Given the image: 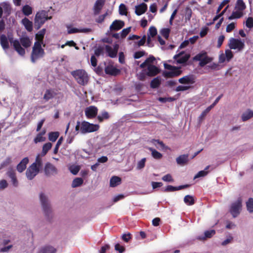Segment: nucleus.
I'll list each match as a JSON object with an SVG mask.
<instances>
[{
    "label": "nucleus",
    "mask_w": 253,
    "mask_h": 253,
    "mask_svg": "<svg viewBox=\"0 0 253 253\" xmlns=\"http://www.w3.org/2000/svg\"><path fill=\"white\" fill-rule=\"evenodd\" d=\"M11 44L13 45L14 49L21 56L25 53V50L21 44L25 48L29 47L31 44V42L27 37H22L20 38V42L18 40L9 39Z\"/></svg>",
    "instance_id": "1"
},
{
    "label": "nucleus",
    "mask_w": 253,
    "mask_h": 253,
    "mask_svg": "<svg viewBox=\"0 0 253 253\" xmlns=\"http://www.w3.org/2000/svg\"><path fill=\"white\" fill-rule=\"evenodd\" d=\"M99 126L97 124L89 123L86 121L80 123L78 121L75 127L76 131L80 130L83 134L93 132L97 131L99 129Z\"/></svg>",
    "instance_id": "2"
},
{
    "label": "nucleus",
    "mask_w": 253,
    "mask_h": 253,
    "mask_svg": "<svg viewBox=\"0 0 253 253\" xmlns=\"http://www.w3.org/2000/svg\"><path fill=\"white\" fill-rule=\"evenodd\" d=\"M155 60V58L154 56H150L140 65L141 68H147L145 72L148 76H156L160 72L159 68L153 65Z\"/></svg>",
    "instance_id": "3"
},
{
    "label": "nucleus",
    "mask_w": 253,
    "mask_h": 253,
    "mask_svg": "<svg viewBox=\"0 0 253 253\" xmlns=\"http://www.w3.org/2000/svg\"><path fill=\"white\" fill-rule=\"evenodd\" d=\"M165 70L163 75L166 78H173L179 75L181 71L180 68L164 63Z\"/></svg>",
    "instance_id": "4"
},
{
    "label": "nucleus",
    "mask_w": 253,
    "mask_h": 253,
    "mask_svg": "<svg viewBox=\"0 0 253 253\" xmlns=\"http://www.w3.org/2000/svg\"><path fill=\"white\" fill-rule=\"evenodd\" d=\"M245 41L240 39L231 38L228 42V46L230 49L241 51L245 47Z\"/></svg>",
    "instance_id": "5"
},
{
    "label": "nucleus",
    "mask_w": 253,
    "mask_h": 253,
    "mask_svg": "<svg viewBox=\"0 0 253 253\" xmlns=\"http://www.w3.org/2000/svg\"><path fill=\"white\" fill-rule=\"evenodd\" d=\"M43 55L44 50L42 48V44L39 42H35L31 55L32 61L35 62L37 59L42 57Z\"/></svg>",
    "instance_id": "6"
},
{
    "label": "nucleus",
    "mask_w": 253,
    "mask_h": 253,
    "mask_svg": "<svg viewBox=\"0 0 253 253\" xmlns=\"http://www.w3.org/2000/svg\"><path fill=\"white\" fill-rule=\"evenodd\" d=\"M51 17H48L47 12L42 10L38 12L35 16V23L36 26L39 28L46 20L50 19Z\"/></svg>",
    "instance_id": "7"
},
{
    "label": "nucleus",
    "mask_w": 253,
    "mask_h": 253,
    "mask_svg": "<svg viewBox=\"0 0 253 253\" xmlns=\"http://www.w3.org/2000/svg\"><path fill=\"white\" fill-rule=\"evenodd\" d=\"M40 201L42 207L43 211L46 216L49 217L51 214L50 206L48 202L46 197L43 193L40 194Z\"/></svg>",
    "instance_id": "8"
},
{
    "label": "nucleus",
    "mask_w": 253,
    "mask_h": 253,
    "mask_svg": "<svg viewBox=\"0 0 253 253\" xmlns=\"http://www.w3.org/2000/svg\"><path fill=\"white\" fill-rule=\"evenodd\" d=\"M178 81L179 83L184 85L177 86L175 89L176 91L187 90L191 88L192 85L195 83V80H178Z\"/></svg>",
    "instance_id": "9"
},
{
    "label": "nucleus",
    "mask_w": 253,
    "mask_h": 253,
    "mask_svg": "<svg viewBox=\"0 0 253 253\" xmlns=\"http://www.w3.org/2000/svg\"><path fill=\"white\" fill-rule=\"evenodd\" d=\"M40 169L35 164H32L27 169L26 175L29 180L33 179L39 172Z\"/></svg>",
    "instance_id": "10"
},
{
    "label": "nucleus",
    "mask_w": 253,
    "mask_h": 253,
    "mask_svg": "<svg viewBox=\"0 0 253 253\" xmlns=\"http://www.w3.org/2000/svg\"><path fill=\"white\" fill-rule=\"evenodd\" d=\"M241 207L242 203L241 200H238L237 201L231 205L230 212L233 217H236L239 214Z\"/></svg>",
    "instance_id": "11"
},
{
    "label": "nucleus",
    "mask_w": 253,
    "mask_h": 253,
    "mask_svg": "<svg viewBox=\"0 0 253 253\" xmlns=\"http://www.w3.org/2000/svg\"><path fill=\"white\" fill-rule=\"evenodd\" d=\"M233 57L232 51L230 49H226L225 53H221L219 56V62L222 63L229 62Z\"/></svg>",
    "instance_id": "12"
},
{
    "label": "nucleus",
    "mask_w": 253,
    "mask_h": 253,
    "mask_svg": "<svg viewBox=\"0 0 253 253\" xmlns=\"http://www.w3.org/2000/svg\"><path fill=\"white\" fill-rule=\"evenodd\" d=\"M67 33L69 34L84 33H87L91 31V29L89 28H77L73 27L71 25H67Z\"/></svg>",
    "instance_id": "13"
},
{
    "label": "nucleus",
    "mask_w": 253,
    "mask_h": 253,
    "mask_svg": "<svg viewBox=\"0 0 253 253\" xmlns=\"http://www.w3.org/2000/svg\"><path fill=\"white\" fill-rule=\"evenodd\" d=\"M6 174L7 176L11 179L12 183L13 186L17 187L18 185V181L17 179L15 169L11 167L8 168Z\"/></svg>",
    "instance_id": "14"
},
{
    "label": "nucleus",
    "mask_w": 253,
    "mask_h": 253,
    "mask_svg": "<svg viewBox=\"0 0 253 253\" xmlns=\"http://www.w3.org/2000/svg\"><path fill=\"white\" fill-rule=\"evenodd\" d=\"M97 112L98 109L96 107L90 106L85 109V115L88 119H93L96 116Z\"/></svg>",
    "instance_id": "15"
},
{
    "label": "nucleus",
    "mask_w": 253,
    "mask_h": 253,
    "mask_svg": "<svg viewBox=\"0 0 253 253\" xmlns=\"http://www.w3.org/2000/svg\"><path fill=\"white\" fill-rule=\"evenodd\" d=\"M71 75L75 79H86L88 78L87 73L83 69L74 71L71 72Z\"/></svg>",
    "instance_id": "16"
},
{
    "label": "nucleus",
    "mask_w": 253,
    "mask_h": 253,
    "mask_svg": "<svg viewBox=\"0 0 253 253\" xmlns=\"http://www.w3.org/2000/svg\"><path fill=\"white\" fill-rule=\"evenodd\" d=\"M190 55L184 52H180L174 56V58L177 63H184L189 58Z\"/></svg>",
    "instance_id": "17"
},
{
    "label": "nucleus",
    "mask_w": 253,
    "mask_h": 253,
    "mask_svg": "<svg viewBox=\"0 0 253 253\" xmlns=\"http://www.w3.org/2000/svg\"><path fill=\"white\" fill-rule=\"evenodd\" d=\"M118 49L119 45L117 44H114L113 47L108 45L105 46V50L108 53V55L111 58L116 56Z\"/></svg>",
    "instance_id": "18"
},
{
    "label": "nucleus",
    "mask_w": 253,
    "mask_h": 253,
    "mask_svg": "<svg viewBox=\"0 0 253 253\" xmlns=\"http://www.w3.org/2000/svg\"><path fill=\"white\" fill-rule=\"evenodd\" d=\"M44 172L46 175L49 176L56 174L57 173V170L55 166L48 163L45 166Z\"/></svg>",
    "instance_id": "19"
},
{
    "label": "nucleus",
    "mask_w": 253,
    "mask_h": 253,
    "mask_svg": "<svg viewBox=\"0 0 253 253\" xmlns=\"http://www.w3.org/2000/svg\"><path fill=\"white\" fill-rule=\"evenodd\" d=\"M157 34V30L156 28L154 26L150 27L148 31L147 38V44L149 46H152L153 45L152 42V39L155 37Z\"/></svg>",
    "instance_id": "20"
},
{
    "label": "nucleus",
    "mask_w": 253,
    "mask_h": 253,
    "mask_svg": "<svg viewBox=\"0 0 253 253\" xmlns=\"http://www.w3.org/2000/svg\"><path fill=\"white\" fill-rule=\"evenodd\" d=\"M29 162V158L28 157L24 158L17 165L16 169L17 170L21 173L23 172L27 168V165Z\"/></svg>",
    "instance_id": "21"
},
{
    "label": "nucleus",
    "mask_w": 253,
    "mask_h": 253,
    "mask_svg": "<svg viewBox=\"0 0 253 253\" xmlns=\"http://www.w3.org/2000/svg\"><path fill=\"white\" fill-rule=\"evenodd\" d=\"M125 24L123 21L116 20L110 26L111 31H118L124 27Z\"/></svg>",
    "instance_id": "22"
},
{
    "label": "nucleus",
    "mask_w": 253,
    "mask_h": 253,
    "mask_svg": "<svg viewBox=\"0 0 253 253\" xmlns=\"http://www.w3.org/2000/svg\"><path fill=\"white\" fill-rule=\"evenodd\" d=\"M189 187V185L185 184L183 185H180L179 186H173L172 185H168L166 187L165 189L164 190V192H173L175 191L180 190L183 189H185Z\"/></svg>",
    "instance_id": "23"
},
{
    "label": "nucleus",
    "mask_w": 253,
    "mask_h": 253,
    "mask_svg": "<svg viewBox=\"0 0 253 253\" xmlns=\"http://www.w3.org/2000/svg\"><path fill=\"white\" fill-rule=\"evenodd\" d=\"M182 18L185 20V22L190 21L192 16V10L189 7H186L182 11Z\"/></svg>",
    "instance_id": "24"
},
{
    "label": "nucleus",
    "mask_w": 253,
    "mask_h": 253,
    "mask_svg": "<svg viewBox=\"0 0 253 253\" xmlns=\"http://www.w3.org/2000/svg\"><path fill=\"white\" fill-rule=\"evenodd\" d=\"M56 94L57 93L54 91V89H46L43 95V99L45 101H48L50 99L53 98L56 95Z\"/></svg>",
    "instance_id": "25"
},
{
    "label": "nucleus",
    "mask_w": 253,
    "mask_h": 253,
    "mask_svg": "<svg viewBox=\"0 0 253 253\" xmlns=\"http://www.w3.org/2000/svg\"><path fill=\"white\" fill-rule=\"evenodd\" d=\"M147 9V5L144 3H142L135 6V13L137 15H140L144 13Z\"/></svg>",
    "instance_id": "26"
},
{
    "label": "nucleus",
    "mask_w": 253,
    "mask_h": 253,
    "mask_svg": "<svg viewBox=\"0 0 253 253\" xmlns=\"http://www.w3.org/2000/svg\"><path fill=\"white\" fill-rule=\"evenodd\" d=\"M188 157V154L180 155L176 159V163L179 165L183 166L188 163L189 161Z\"/></svg>",
    "instance_id": "27"
},
{
    "label": "nucleus",
    "mask_w": 253,
    "mask_h": 253,
    "mask_svg": "<svg viewBox=\"0 0 253 253\" xmlns=\"http://www.w3.org/2000/svg\"><path fill=\"white\" fill-rule=\"evenodd\" d=\"M105 0H97L94 6V12L95 14H98L104 4Z\"/></svg>",
    "instance_id": "28"
},
{
    "label": "nucleus",
    "mask_w": 253,
    "mask_h": 253,
    "mask_svg": "<svg viewBox=\"0 0 253 253\" xmlns=\"http://www.w3.org/2000/svg\"><path fill=\"white\" fill-rule=\"evenodd\" d=\"M105 71L106 74L116 75L119 72V70L112 65H108L105 67Z\"/></svg>",
    "instance_id": "29"
},
{
    "label": "nucleus",
    "mask_w": 253,
    "mask_h": 253,
    "mask_svg": "<svg viewBox=\"0 0 253 253\" xmlns=\"http://www.w3.org/2000/svg\"><path fill=\"white\" fill-rule=\"evenodd\" d=\"M110 117V115L108 112L103 111L100 115L97 116V118L99 123H102L104 120H108Z\"/></svg>",
    "instance_id": "30"
},
{
    "label": "nucleus",
    "mask_w": 253,
    "mask_h": 253,
    "mask_svg": "<svg viewBox=\"0 0 253 253\" xmlns=\"http://www.w3.org/2000/svg\"><path fill=\"white\" fill-rule=\"evenodd\" d=\"M180 94H177L173 97H159L158 100L162 103H166V102H172L177 99L179 97Z\"/></svg>",
    "instance_id": "31"
},
{
    "label": "nucleus",
    "mask_w": 253,
    "mask_h": 253,
    "mask_svg": "<svg viewBox=\"0 0 253 253\" xmlns=\"http://www.w3.org/2000/svg\"><path fill=\"white\" fill-rule=\"evenodd\" d=\"M0 42L3 49H7L9 48L8 41L5 35H2L0 36Z\"/></svg>",
    "instance_id": "32"
},
{
    "label": "nucleus",
    "mask_w": 253,
    "mask_h": 253,
    "mask_svg": "<svg viewBox=\"0 0 253 253\" xmlns=\"http://www.w3.org/2000/svg\"><path fill=\"white\" fill-rule=\"evenodd\" d=\"M121 182V178L117 176H113L110 180V186L114 187L119 185Z\"/></svg>",
    "instance_id": "33"
},
{
    "label": "nucleus",
    "mask_w": 253,
    "mask_h": 253,
    "mask_svg": "<svg viewBox=\"0 0 253 253\" xmlns=\"http://www.w3.org/2000/svg\"><path fill=\"white\" fill-rule=\"evenodd\" d=\"M22 23L27 31L31 32L33 30V23L28 18H25L22 19Z\"/></svg>",
    "instance_id": "34"
},
{
    "label": "nucleus",
    "mask_w": 253,
    "mask_h": 253,
    "mask_svg": "<svg viewBox=\"0 0 253 253\" xmlns=\"http://www.w3.org/2000/svg\"><path fill=\"white\" fill-rule=\"evenodd\" d=\"M253 117V111L250 109H248L242 115V120L245 122L250 119Z\"/></svg>",
    "instance_id": "35"
},
{
    "label": "nucleus",
    "mask_w": 253,
    "mask_h": 253,
    "mask_svg": "<svg viewBox=\"0 0 253 253\" xmlns=\"http://www.w3.org/2000/svg\"><path fill=\"white\" fill-rule=\"evenodd\" d=\"M56 249L51 246H46L41 249L42 253H55Z\"/></svg>",
    "instance_id": "36"
},
{
    "label": "nucleus",
    "mask_w": 253,
    "mask_h": 253,
    "mask_svg": "<svg viewBox=\"0 0 253 253\" xmlns=\"http://www.w3.org/2000/svg\"><path fill=\"white\" fill-rule=\"evenodd\" d=\"M45 33V30L44 29L40 31L36 35V39L37 41L36 42H39L41 44L43 43V39Z\"/></svg>",
    "instance_id": "37"
},
{
    "label": "nucleus",
    "mask_w": 253,
    "mask_h": 253,
    "mask_svg": "<svg viewBox=\"0 0 253 253\" xmlns=\"http://www.w3.org/2000/svg\"><path fill=\"white\" fill-rule=\"evenodd\" d=\"M149 150L151 152L152 156L154 159L159 160L162 158V154L155 149L149 148Z\"/></svg>",
    "instance_id": "38"
},
{
    "label": "nucleus",
    "mask_w": 253,
    "mask_h": 253,
    "mask_svg": "<svg viewBox=\"0 0 253 253\" xmlns=\"http://www.w3.org/2000/svg\"><path fill=\"white\" fill-rule=\"evenodd\" d=\"M212 108L210 106L207 107L204 111H203L198 118L199 122H201L204 120L207 115L210 112Z\"/></svg>",
    "instance_id": "39"
},
{
    "label": "nucleus",
    "mask_w": 253,
    "mask_h": 253,
    "mask_svg": "<svg viewBox=\"0 0 253 253\" xmlns=\"http://www.w3.org/2000/svg\"><path fill=\"white\" fill-rule=\"evenodd\" d=\"M0 7L2 9V11L4 12L9 13L11 8L9 3L4 2L0 4Z\"/></svg>",
    "instance_id": "40"
},
{
    "label": "nucleus",
    "mask_w": 253,
    "mask_h": 253,
    "mask_svg": "<svg viewBox=\"0 0 253 253\" xmlns=\"http://www.w3.org/2000/svg\"><path fill=\"white\" fill-rule=\"evenodd\" d=\"M184 203L187 205L191 206L194 204L195 200L193 196L190 195H186L184 198Z\"/></svg>",
    "instance_id": "41"
},
{
    "label": "nucleus",
    "mask_w": 253,
    "mask_h": 253,
    "mask_svg": "<svg viewBox=\"0 0 253 253\" xmlns=\"http://www.w3.org/2000/svg\"><path fill=\"white\" fill-rule=\"evenodd\" d=\"M52 144L50 142H47L44 144L42 146V156L45 155L48 151L51 148Z\"/></svg>",
    "instance_id": "42"
},
{
    "label": "nucleus",
    "mask_w": 253,
    "mask_h": 253,
    "mask_svg": "<svg viewBox=\"0 0 253 253\" xmlns=\"http://www.w3.org/2000/svg\"><path fill=\"white\" fill-rule=\"evenodd\" d=\"M59 136V133L57 131L50 132L48 134V139L52 142H55Z\"/></svg>",
    "instance_id": "43"
},
{
    "label": "nucleus",
    "mask_w": 253,
    "mask_h": 253,
    "mask_svg": "<svg viewBox=\"0 0 253 253\" xmlns=\"http://www.w3.org/2000/svg\"><path fill=\"white\" fill-rule=\"evenodd\" d=\"M236 8L239 11H243L246 8V5L243 0H238L236 4Z\"/></svg>",
    "instance_id": "44"
},
{
    "label": "nucleus",
    "mask_w": 253,
    "mask_h": 253,
    "mask_svg": "<svg viewBox=\"0 0 253 253\" xmlns=\"http://www.w3.org/2000/svg\"><path fill=\"white\" fill-rule=\"evenodd\" d=\"M83 179L82 178H76L73 181L72 186L74 188L79 187L83 184Z\"/></svg>",
    "instance_id": "45"
},
{
    "label": "nucleus",
    "mask_w": 253,
    "mask_h": 253,
    "mask_svg": "<svg viewBox=\"0 0 253 253\" xmlns=\"http://www.w3.org/2000/svg\"><path fill=\"white\" fill-rule=\"evenodd\" d=\"M247 210L249 212H253V198H250L246 202Z\"/></svg>",
    "instance_id": "46"
},
{
    "label": "nucleus",
    "mask_w": 253,
    "mask_h": 253,
    "mask_svg": "<svg viewBox=\"0 0 253 253\" xmlns=\"http://www.w3.org/2000/svg\"><path fill=\"white\" fill-rule=\"evenodd\" d=\"M22 12L25 15L29 16L32 13V8L28 5H25L23 7Z\"/></svg>",
    "instance_id": "47"
},
{
    "label": "nucleus",
    "mask_w": 253,
    "mask_h": 253,
    "mask_svg": "<svg viewBox=\"0 0 253 253\" xmlns=\"http://www.w3.org/2000/svg\"><path fill=\"white\" fill-rule=\"evenodd\" d=\"M12 163V159L11 157L10 156H8L6 158V159L0 164V166H1V168H4L10 164H11Z\"/></svg>",
    "instance_id": "48"
},
{
    "label": "nucleus",
    "mask_w": 253,
    "mask_h": 253,
    "mask_svg": "<svg viewBox=\"0 0 253 253\" xmlns=\"http://www.w3.org/2000/svg\"><path fill=\"white\" fill-rule=\"evenodd\" d=\"M210 166H208L204 170H201L194 176V178H199L206 176L208 174L207 169H209Z\"/></svg>",
    "instance_id": "49"
},
{
    "label": "nucleus",
    "mask_w": 253,
    "mask_h": 253,
    "mask_svg": "<svg viewBox=\"0 0 253 253\" xmlns=\"http://www.w3.org/2000/svg\"><path fill=\"white\" fill-rule=\"evenodd\" d=\"M32 164H35V166H37L39 169L42 168V159L39 155L37 156L35 162Z\"/></svg>",
    "instance_id": "50"
},
{
    "label": "nucleus",
    "mask_w": 253,
    "mask_h": 253,
    "mask_svg": "<svg viewBox=\"0 0 253 253\" xmlns=\"http://www.w3.org/2000/svg\"><path fill=\"white\" fill-rule=\"evenodd\" d=\"M170 29L169 28H164L160 31L161 34L166 39H168L169 37Z\"/></svg>",
    "instance_id": "51"
},
{
    "label": "nucleus",
    "mask_w": 253,
    "mask_h": 253,
    "mask_svg": "<svg viewBox=\"0 0 253 253\" xmlns=\"http://www.w3.org/2000/svg\"><path fill=\"white\" fill-rule=\"evenodd\" d=\"M161 84V80H151L150 86L152 88L158 87Z\"/></svg>",
    "instance_id": "52"
},
{
    "label": "nucleus",
    "mask_w": 253,
    "mask_h": 253,
    "mask_svg": "<svg viewBox=\"0 0 253 253\" xmlns=\"http://www.w3.org/2000/svg\"><path fill=\"white\" fill-rule=\"evenodd\" d=\"M63 140V137H61L57 141V143H56L55 147L53 150V153L54 154H56L58 153L59 147L60 146V145L62 144Z\"/></svg>",
    "instance_id": "53"
},
{
    "label": "nucleus",
    "mask_w": 253,
    "mask_h": 253,
    "mask_svg": "<svg viewBox=\"0 0 253 253\" xmlns=\"http://www.w3.org/2000/svg\"><path fill=\"white\" fill-rule=\"evenodd\" d=\"M45 140V137L41 135V134H38L36 137L34 139L35 143L37 144L39 142H43Z\"/></svg>",
    "instance_id": "54"
},
{
    "label": "nucleus",
    "mask_w": 253,
    "mask_h": 253,
    "mask_svg": "<svg viewBox=\"0 0 253 253\" xmlns=\"http://www.w3.org/2000/svg\"><path fill=\"white\" fill-rule=\"evenodd\" d=\"M215 234V231L214 230H207L205 232V238H210L212 237Z\"/></svg>",
    "instance_id": "55"
},
{
    "label": "nucleus",
    "mask_w": 253,
    "mask_h": 253,
    "mask_svg": "<svg viewBox=\"0 0 253 253\" xmlns=\"http://www.w3.org/2000/svg\"><path fill=\"white\" fill-rule=\"evenodd\" d=\"M119 12L121 15H126L127 13V9L126 5L123 3L119 6Z\"/></svg>",
    "instance_id": "56"
},
{
    "label": "nucleus",
    "mask_w": 253,
    "mask_h": 253,
    "mask_svg": "<svg viewBox=\"0 0 253 253\" xmlns=\"http://www.w3.org/2000/svg\"><path fill=\"white\" fill-rule=\"evenodd\" d=\"M146 160V158H143L139 161L137 163V169H143L145 167Z\"/></svg>",
    "instance_id": "57"
},
{
    "label": "nucleus",
    "mask_w": 253,
    "mask_h": 253,
    "mask_svg": "<svg viewBox=\"0 0 253 253\" xmlns=\"http://www.w3.org/2000/svg\"><path fill=\"white\" fill-rule=\"evenodd\" d=\"M210 61V59L207 55L202 58L199 62V65L201 66H204Z\"/></svg>",
    "instance_id": "58"
},
{
    "label": "nucleus",
    "mask_w": 253,
    "mask_h": 253,
    "mask_svg": "<svg viewBox=\"0 0 253 253\" xmlns=\"http://www.w3.org/2000/svg\"><path fill=\"white\" fill-rule=\"evenodd\" d=\"M162 180L164 181L167 182H173V179L172 177V176L170 174H167L165 175H164L162 177Z\"/></svg>",
    "instance_id": "59"
},
{
    "label": "nucleus",
    "mask_w": 253,
    "mask_h": 253,
    "mask_svg": "<svg viewBox=\"0 0 253 253\" xmlns=\"http://www.w3.org/2000/svg\"><path fill=\"white\" fill-rule=\"evenodd\" d=\"M206 56L205 52L200 53L196 55L193 58L194 60L200 61L202 58Z\"/></svg>",
    "instance_id": "60"
},
{
    "label": "nucleus",
    "mask_w": 253,
    "mask_h": 253,
    "mask_svg": "<svg viewBox=\"0 0 253 253\" xmlns=\"http://www.w3.org/2000/svg\"><path fill=\"white\" fill-rule=\"evenodd\" d=\"M235 28V23L234 22H232L231 23L228 24L226 28V31L227 33L231 32Z\"/></svg>",
    "instance_id": "61"
},
{
    "label": "nucleus",
    "mask_w": 253,
    "mask_h": 253,
    "mask_svg": "<svg viewBox=\"0 0 253 253\" xmlns=\"http://www.w3.org/2000/svg\"><path fill=\"white\" fill-rule=\"evenodd\" d=\"M246 25L249 28L253 27V18L252 17H249L246 22Z\"/></svg>",
    "instance_id": "62"
},
{
    "label": "nucleus",
    "mask_w": 253,
    "mask_h": 253,
    "mask_svg": "<svg viewBox=\"0 0 253 253\" xmlns=\"http://www.w3.org/2000/svg\"><path fill=\"white\" fill-rule=\"evenodd\" d=\"M115 249L116 251H118L120 253H123L125 251V248L124 246L120 245L119 244H117L115 246Z\"/></svg>",
    "instance_id": "63"
},
{
    "label": "nucleus",
    "mask_w": 253,
    "mask_h": 253,
    "mask_svg": "<svg viewBox=\"0 0 253 253\" xmlns=\"http://www.w3.org/2000/svg\"><path fill=\"white\" fill-rule=\"evenodd\" d=\"M8 186V183L6 180L2 179L0 181V189H4Z\"/></svg>",
    "instance_id": "64"
}]
</instances>
